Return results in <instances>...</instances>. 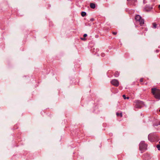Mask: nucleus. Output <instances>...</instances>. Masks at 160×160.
Wrapping results in <instances>:
<instances>
[{
	"mask_svg": "<svg viewBox=\"0 0 160 160\" xmlns=\"http://www.w3.org/2000/svg\"><path fill=\"white\" fill-rule=\"evenodd\" d=\"M152 92L156 99H160V90L156 88L152 89Z\"/></svg>",
	"mask_w": 160,
	"mask_h": 160,
	"instance_id": "obj_1",
	"label": "nucleus"
},
{
	"mask_svg": "<svg viewBox=\"0 0 160 160\" xmlns=\"http://www.w3.org/2000/svg\"><path fill=\"white\" fill-rule=\"evenodd\" d=\"M135 19L136 22L139 23L141 26H142L144 24V20L139 15H137L135 16Z\"/></svg>",
	"mask_w": 160,
	"mask_h": 160,
	"instance_id": "obj_2",
	"label": "nucleus"
},
{
	"mask_svg": "<svg viewBox=\"0 0 160 160\" xmlns=\"http://www.w3.org/2000/svg\"><path fill=\"white\" fill-rule=\"evenodd\" d=\"M147 148V145L145 143L144 141H142L139 144V149L141 151L142 153L143 150H146Z\"/></svg>",
	"mask_w": 160,
	"mask_h": 160,
	"instance_id": "obj_3",
	"label": "nucleus"
},
{
	"mask_svg": "<svg viewBox=\"0 0 160 160\" xmlns=\"http://www.w3.org/2000/svg\"><path fill=\"white\" fill-rule=\"evenodd\" d=\"M143 102L139 101H137L135 102V107L136 108H140L143 106Z\"/></svg>",
	"mask_w": 160,
	"mask_h": 160,
	"instance_id": "obj_4",
	"label": "nucleus"
},
{
	"mask_svg": "<svg viewBox=\"0 0 160 160\" xmlns=\"http://www.w3.org/2000/svg\"><path fill=\"white\" fill-rule=\"evenodd\" d=\"M111 82L112 85L116 87L118 86L119 85V81L117 79H114L112 80Z\"/></svg>",
	"mask_w": 160,
	"mask_h": 160,
	"instance_id": "obj_5",
	"label": "nucleus"
},
{
	"mask_svg": "<svg viewBox=\"0 0 160 160\" xmlns=\"http://www.w3.org/2000/svg\"><path fill=\"white\" fill-rule=\"evenodd\" d=\"M127 1L128 2V4L129 5H135L134 3L137 1V0H127Z\"/></svg>",
	"mask_w": 160,
	"mask_h": 160,
	"instance_id": "obj_6",
	"label": "nucleus"
},
{
	"mask_svg": "<svg viewBox=\"0 0 160 160\" xmlns=\"http://www.w3.org/2000/svg\"><path fill=\"white\" fill-rule=\"evenodd\" d=\"M152 8V7L151 6H148L147 5L145 8V10L147 11H148L151 10Z\"/></svg>",
	"mask_w": 160,
	"mask_h": 160,
	"instance_id": "obj_7",
	"label": "nucleus"
},
{
	"mask_svg": "<svg viewBox=\"0 0 160 160\" xmlns=\"http://www.w3.org/2000/svg\"><path fill=\"white\" fill-rule=\"evenodd\" d=\"M152 134H149L148 136V138L149 141L151 142L153 141V140L152 139Z\"/></svg>",
	"mask_w": 160,
	"mask_h": 160,
	"instance_id": "obj_8",
	"label": "nucleus"
},
{
	"mask_svg": "<svg viewBox=\"0 0 160 160\" xmlns=\"http://www.w3.org/2000/svg\"><path fill=\"white\" fill-rule=\"evenodd\" d=\"M90 7L91 8L94 9L95 8V5L93 3H91L90 4Z\"/></svg>",
	"mask_w": 160,
	"mask_h": 160,
	"instance_id": "obj_9",
	"label": "nucleus"
},
{
	"mask_svg": "<svg viewBox=\"0 0 160 160\" xmlns=\"http://www.w3.org/2000/svg\"><path fill=\"white\" fill-rule=\"evenodd\" d=\"M116 115L118 117L120 116V117H122V112L119 113L118 112H117L116 113Z\"/></svg>",
	"mask_w": 160,
	"mask_h": 160,
	"instance_id": "obj_10",
	"label": "nucleus"
},
{
	"mask_svg": "<svg viewBox=\"0 0 160 160\" xmlns=\"http://www.w3.org/2000/svg\"><path fill=\"white\" fill-rule=\"evenodd\" d=\"M119 75V72L118 71H116L115 72L114 76L116 77H118Z\"/></svg>",
	"mask_w": 160,
	"mask_h": 160,
	"instance_id": "obj_11",
	"label": "nucleus"
},
{
	"mask_svg": "<svg viewBox=\"0 0 160 160\" xmlns=\"http://www.w3.org/2000/svg\"><path fill=\"white\" fill-rule=\"evenodd\" d=\"M86 15V13L84 12H82L81 13V15L83 17L85 16Z\"/></svg>",
	"mask_w": 160,
	"mask_h": 160,
	"instance_id": "obj_12",
	"label": "nucleus"
},
{
	"mask_svg": "<svg viewBox=\"0 0 160 160\" xmlns=\"http://www.w3.org/2000/svg\"><path fill=\"white\" fill-rule=\"evenodd\" d=\"M153 28H157V24L156 23H152Z\"/></svg>",
	"mask_w": 160,
	"mask_h": 160,
	"instance_id": "obj_13",
	"label": "nucleus"
},
{
	"mask_svg": "<svg viewBox=\"0 0 160 160\" xmlns=\"http://www.w3.org/2000/svg\"><path fill=\"white\" fill-rule=\"evenodd\" d=\"M122 97L125 99H128L129 98L128 97H126L125 95H123Z\"/></svg>",
	"mask_w": 160,
	"mask_h": 160,
	"instance_id": "obj_14",
	"label": "nucleus"
},
{
	"mask_svg": "<svg viewBox=\"0 0 160 160\" xmlns=\"http://www.w3.org/2000/svg\"><path fill=\"white\" fill-rule=\"evenodd\" d=\"M157 148L158 150H160V145L159 144H158L157 145Z\"/></svg>",
	"mask_w": 160,
	"mask_h": 160,
	"instance_id": "obj_15",
	"label": "nucleus"
},
{
	"mask_svg": "<svg viewBox=\"0 0 160 160\" xmlns=\"http://www.w3.org/2000/svg\"><path fill=\"white\" fill-rule=\"evenodd\" d=\"M143 80H144V79L142 78H140V82H142L143 81Z\"/></svg>",
	"mask_w": 160,
	"mask_h": 160,
	"instance_id": "obj_16",
	"label": "nucleus"
},
{
	"mask_svg": "<svg viewBox=\"0 0 160 160\" xmlns=\"http://www.w3.org/2000/svg\"><path fill=\"white\" fill-rule=\"evenodd\" d=\"M112 33L114 35H116L117 34V32H112Z\"/></svg>",
	"mask_w": 160,
	"mask_h": 160,
	"instance_id": "obj_17",
	"label": "nucleus"
},
{
	"mask_svg": "<svg viewBox=\"0 0 160 160\" xmlns=\"http://www.w3.org/2000/svg\"><path fill=\"white\" fill-rule=\"evenodd\" d=\"M101 56H102V57H104V56H105V54L104 53H101Z\"/></svg>",
	"mask_w": 160,
	"mask_h": 160,
	"instance_id": "obj_18",
	"label": "nucleus"
},
{
	"mask_svg": "<svg viewBox=\"0 0 160 160\" xmlns=\"http://www.w3.org/2000/svg\"><path fill=\"white\" fill-rule=\"evenodd\" d=\"M87 36V35L86 34H84L83 35V37H86Z\"/></svg>",
	"mask_w": 160,
	"mask_h": 160,
	"instance_id": "obj_19",
	"label": "nucleus"
},
{
	"mask_svg": "<svg viewBox=\"0 0 160 160\" xmlns=\"http://www.w3.org/2000/svg\"><path fill=\"white\" fill-rule=\"evenodd\" d=\"M94 20V19L93 18H92L90 19V21H93Z\"/></svg>",
	"mask_w": 160,
	"mask_h": 160,
	"instance_id": "obj_20",
	"label": "nucleus"
},
{
	"mask_svg": "<svg viewBox=\"0 0 160 160\" xmlns=\"http://www.w3.org/2000/svg\"><path fill=\"white\" fill-rule=\"evenodd\" d=\"M143 2L144 3H146V0H143Z\"/></svg>",
	"mask_w": 160,
	"mask_h": 160,
	"instance_id": "obj_21",
	"label": "nucleus"
},
{
	"mask_svg": "<svg viewBox=\"0 0 160 160\" xmlns=\"http://www.w3.org/2000/svg\"><path fill=\"white\" fill-rule=\"evenodd\" d=\"M158 8L160 10V5H159L158 6Z\"/></svg>",
	"mask_w": 160,
	"mask_h": 160,
	"instance_id": "obj_22",
	"label": "nucleus"
},
{
	"mask_svg": "<svg viewBox=\"0 0 160 160\" xmlns=\"http://www.w3.org/2000/svg\"><path fill=\"white\" fill-rule=\"evenodd\" d=\"M159 144H160L159 145H160V141L159 142Z\"/></svg>",
	"mask_w": 160,
	"mask_h": 160,
	"instance_id": "obj_23",
	"label": "nucleus"
},
{
	"mask_svg": "<svg viewBox=\"0 0 160 160\" xmlns=\"http://www.w3.org/2000/svg\"><path fill=\"white\" fill-rule=\"evenodd\" d=\"M159 111L160 112V109H159Z\"/></svg>",
	"mask_w": 160,
	"mask_h": 160,
	"instance_id": "obj_24",
	"label": "nucleus"
}]
</instances>
